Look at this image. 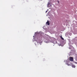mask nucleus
Listing matches in <instances>:
<instances>
[{
    "label": "nucleus",
    "instance_id": "obj_1",
    "mask_svg": "<svg viewBox=\"0 0 77 77\" xmlns=\"http://www.w3.org/2000/svg\"><path fill=\"white\" fill-rule=\"evenodd\" d=\"M69 60H70V61H71L72 62H73V58H72V57H70L69 58Z\"/></svg>",
    "mask_w": 77,
    "mask_h": 77
},
{
    "label": "nucleus",
    "instance_id": "obj_2",
    "mask_svg": "<svg viewBox=\"0 0 77 77\" xmlns=\"http://www.w3.org/2000/svg\"><path fill=\"white\" fill-rule=\"evenodd\" d=\"M46 24H47L48 26L50 25V22L48 20H47V22L46 23Z\"/></svg>",
    "mask_w": 77,
    "mask_h": 77
},
{
    "label": "nucleus",
    "instance_id": "obj_3",
    "mask_svg": "<svg viewBox=\"0 0 77 77\" xmlns=\"http://www.w3.org/2000/svg\"><path fill=\"white\" fill-rule=\"evenodd\" d=\"M72 68H75V65L72 64Z\"/></svg>",
    "mask_w": 77,
    "mask_h": 77
},
{
    "label": "nucleus",
    "instance_id": "obj_4",
    "mask_svg": "<svg viewBox=\"0 0 77 77\" xmlns=\"http://www.w3.org/2000/svg\"><path fill=\"white\" fill-rule=\"evenodd\" d=\"M60 38H61V39H62V40H63V39H64L62 37V36H60Z\"/></svg>",
    "mask_w": 77,
    "mask_h": 77
},
{
    "label": "nucleus",
    "instance_id": "obj_5",
    "mask_svg": "<svg viewBox=\"0 0 77 77\" xmlns=\"http://www.w3.org/2000/svg\"><path fill=\"white\" fill-rule=\"evenodd\" d=\"M50 7V5L48 4L47 5V7L48 8H49Z\"/></svg>",
    "mask_w": 77,
    "mask_h": 77
},
{
    "label": "nucleus",
    "instance_id": "obj_6",
    "mask_svg": "<svg viewBox=\"0 0 77 77\" xmlns=\"http://www.w3.org/2000/svg\"><path fill=\"white\" fill-rule=\"evenodd\" d=\"M67 65H68V66H71V64L68 63H67Z\"/></svg>",
    "mask_w": 77,
    "mask_h": 77
},
{
    "label": "nucleus",
    "instance_id": "obj_7",
    "mask_svg": "<svg viewBox=\"0 0 77 77\" xmlns=\"http://www.w3.org/2000/svg\"><path fill=\"white\" fill-rule=\"evenodd\" d=\"M50 2H48V5H50Z\"/></svg>",
    "mask_w": 77,
    "mask_h": 77
},
{
    "label": "nucleus",
    "instance_id": "obj_8",
    "mask_svg": "<svg viewBox=\"0 0 77 77\" xmlns=\"http://www.w3.org/2000/svg\"><path fill=\"white\" fill-rule=\"evenodd\" d=\"M75 63H76V64H77V62H75Z\"/></svg>",
    "mask_w": 77,
    "mask_h": 77
},
{
    "label": "nucleus",
    "instance_id": "obj_9",
    "mask_svg": "<svg viewBox=\"0 0 77 77\" xmlns=\"http://www.w3.org/2000/svg\"><path fill=\"white\" fill-rule=\"evenodd\" d=\"M47 11H46V13H47Z\"/></svg>",
    "mask_w": 77,
    "mask_h": 77
},
{
    "label": "nucleus",
    "instance_id": "obj_10",
    "mask_svg": "<svg viewBox=\"0 0 77 77\" xmlns=\"http://www.w3.org/2000/svg\"><path fill=\"white\" fill-rule=\"evenodd\" d=\"M58 3H59V1H58Z\"/></svg>",
    "mask_w": 77,
    "mask_h": 77
}]
</instances>
